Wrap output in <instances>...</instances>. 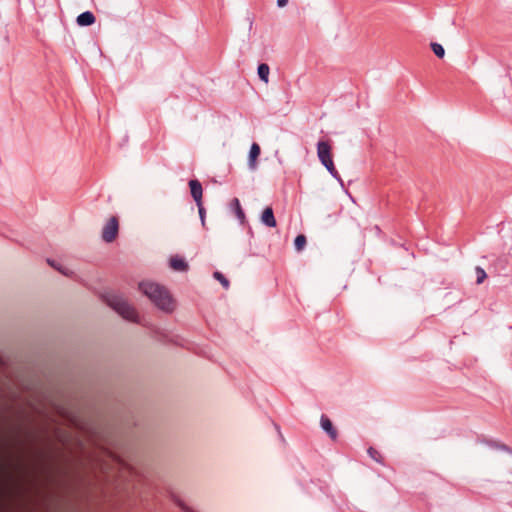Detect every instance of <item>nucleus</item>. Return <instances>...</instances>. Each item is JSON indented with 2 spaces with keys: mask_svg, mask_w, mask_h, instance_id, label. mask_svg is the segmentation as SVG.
Masks as SVG:
<instances>
[{
  "mask_svg": "<svg viewBox=\"0 0 512 512\" xmlns=\"http://www.w3.org/2000/svg\"><path fill=\"white\" fill-rule=\"evenodd\" d=\"M51 413L54 423L67 425L107 444H126L138 437L134 430L138 426V418L132 411H125L113 423L105 424L85 419L68 403L52 402Z\"/></svg>",
  "mask_w": 512,
  "mask_h": 512,
  "instance_id": "1",
  "label": "nucleus"
},
{
  "mask_svg": "<svg viewBox=\"0 0 512 512\" xmlns=\"http://www.w3.org/2000/svg\"><path fill=\"white\" fill-rule=\"evenodd\" d=\"M139 290L161 311L172 313L175 310V300L164 286L152 281H142L139 283Z\"/></svg>",
  "mask_w": 512,
  "mask_h": 512,
  "instance_id": "2",
  "label": "nucleus"
},
{
  "mask_svg": "<svg viewBox=\"0 0 512 512\" xmlns=\"http://www.w3.org/2000/svg\"><path fill=\"white\" fill-rule=\"evenodd\" d=\"M106 302L124 319L135 323L139 322L136 310L127 302L123 296L118 294H108L106 296Z\"/></svg>",
  "mask_w": 512,
  "mask_h": 512,
  "instance_id": "3",
  "label": "nucleus"
},
{
  "mask_svg": "<svg viewBox=\"0 0 512 512\" xmlns=\"http://www.w3.org/2000/svg\"><path fill=\"white\" fill-rule=\"evenodd\" d=\"M21 429L20 424L14 423L9 416L0 413V448H26L6 443L10 438L16 437L15 434L19 433Z\"/></svg>",
  "mask_w": 512,
  "mask_h": 512,
  "instance_id": "4",
  "label": "nucleus"
},
{
  "mask_svg": "<svg viewBox=\"0 0 512 512\" xmlns=\"http://www.w3.org/2000/svg\"><path fill=\"white\" fill-rule=\"evenodd\" d=\"M317 156L321 164L336 179H340L339 173L335 168L332 156V147L327 141H319L317 144Z\"/></svg>",
  "mask_w": 512,
  "mask_h": 512,
  "instance_id": "5",
  "label": "nucleus"
},
{
  "mask_svg": "<svg viewBox=\"0 0 512 512\" xmlns=\"http://www.w3.org/2000/svg\"><path fill=\"white\" fill-rule=\"evenodd\" d=\"M119 231V222L116 216H112L102 229V239L106 243L113 242Z\"/></svg>",
  "mask_w": 512,
  "mask_h": 512,
  "instance_id": "6",
  "label": "nucleus"
},
{
  "mask_svg": "<svg viewBox=\"0 0 512 512\" xmlns=\"http://www.w3.org/2000/svg\"><path fill=\"white\" fill-rule=\"evenodd\" d=\"M188 184L190 187L191 196L193 197L196 204H200V202H202L203 192L201 183L197 179H191Z\"/></svg>",
  "mask_w": 512,
  "mask_h": 512,
  "instance_id": "7",
  "label": "nucleus"
},
{
  "mask_svg": "<svg viewBox=\"0 0 512 512\" xmlns=\"http://www.w3.org/2000/svg\"><path fill=\"white\" fill-rule=\"evenodd\" d=\"M320 424L321 428L330 436L331 439L335 440L337 438V430L334 428L333 423L327 416H321Z\"/></svg>",
  "mask_w": 512,
  "mask_h": 512,
  "instance_id": "8",
  "label": "nucleus"
},
{
  "mask_svg": "<svg viewBox=\"0 0 512 512\" xmlns=\"http://www.w3.org/2000/svg\"><path fill=\"white\" fill-rule=\"evenodd\" d=\"M261 149L257 143H253L248 157V165L251 170H255L257 167V159L260 155Z\"/></svg>",
  "mask_w": 512,
  "mask_h": 512,
  "instance_id": "9",
  "label": "nucleus"
},
{
  "mask_svg": "<svg viewBox=\"0 0 512 512\" xmlns=\"http://www.w3.org/2000/svg\"><path fill=\"white\" fill-rule=\"evenodd\" d=\"M170 267L175 271L184 272L188 270V263L182 257L172 256L170 258Z\"/></svg>",
  "mask_w": 512,
  "mask_h": 512,
  "instance_id": "10",
  "label": "nucleus"
},
{
  "mask_svg": "<svg viewBox=\"0 0 512 512\" xmlns=\"http://www.w3.org/2000/svg\"><path fill=\"white\" fill-rule=\"evenodd\" d=\"M96 18L90 11H85L77 16L76 22L79 26H90L94 24Z\"/></svg>",
  "mask_w": 512,
  "mask_h": 512,
  "instance_id": "11",
  "label": "nucleus"
},
{
  "mask_svg": "<svg viewBox=\"0 0 512 512\" xmlns=\"http://www.w3.org/2000/svg\"><path fill=\"white\" fill-rule=\"evenodd\" d=\"M261 221L263 224H265L268 227H275L276 226V220L273 214V210L271 207H267L264 209Z\"/></svg>",
  "mask_w": 512,
  "mask_h": 512,
  "instance_id": "12",
  "label": "nucleus"
},
{
  "mask_svg": "<svg viewBox=\"0 0 512 512\" xmlns=\"http://www.w3.org/2000/svg\"><path fill=\"white\" fill-rule=\"evenodd\" d=\"M258 76L265 83H269L270 68L268 64L262 63L258 66Z\"/></svg>",
  "mask_w": 512,
  "mask_h": 512,
  "instance_id": "13",
  "label": "nucleus"
},
{
  "mask_svg": "<svg viewBox=\"0 0 512 512\" xmlns=\"http://www.w3.org/2000/svg\"><path fill=\"white\" fill-rule=\"evenodd\" d=\"M232 206H233V209H234V211H235V213H236L237 218H238L241 222H243V221H244V218H245V215H244L243 210L241 209V206H240L239 200L235 198V199L232 201Z\"/></svg>",
  "mask_w": 512,
  "mask_h": 512,
  "instance_id": "14",
  "label": "nucleus"
},
{
  "mask_svg": "<svg viewBox=\"0 0 512 512\" xmlns=\"http://www.w3.org/2000/svg\"><path fill=\"white\" fill-rule=\"evenodd\" d=\"M431 46V49L432 51L434 52V54L439 57V58H443L445 56V50L443 48V46L439 43H436V42H432L430 44Z\"/></svg>",
  "mask_w": 512,
  "mask_h": 512,
  "instance_id": "15",
  "label": "nucleus"
},
{
  "mask_svg": "<svg viewBox=\"0 0 512 512\" xmlns=\"http://www.w3.org/2000/svg\"><path fill=\"white\" fill-rule=\"evenodd\" d=\"M306 237L304 235H298L296 238H295V241H294V245H295V249L297 251H301L304 249L305 245H306Z\"/></svg>",
  "mask_w": 512,
  "mask_h": 512,
  "instance_id": "16",
  "label": "nucleus"
},
{
  "mask_svg": "<svg viewBox=\"0 0 512 512\" xmlns=\"http://www.w3.org/2000/svg\"><path fill=\"white\" fill-rule=\"evenodd\" d=\"M476 271V275H477V279H476V283L477 284H481L484 282V280L486 279L487 277V274L486 272L484 271V269H482L481 267H476L475 269Z\"/></svg>",
  "mask_w": 512,
  "mask_h": 512,
  "instance_id": "17",
  "label": "nucleus"
},
{
  "mask_svg": "<svg viewBox=\"0 0 512 512\" xmlns=\"http://www.w3.org/2000/svg\"><path fill=\"white\" fill-rule=\"evenodd\" d=\"M367 453L376 462H381L382 461V456H381L379 450H367Z\"/></svg>",
  "mask_w": 512,
  "mask_h": 512,
  "instance_id": "18",
  "label": "nucleus"
},
{
  "mask_svg": "<svg viewBox=\"0 0 512 512\" xmlns=\"http://www.w3.org/2000/svg\"><path fill=\"white\" fill-rule=\"evenodd\" d=\"M197 207H198V210H199V215H200V218H201V222H202V225L204 226L205 225V209L202 205V202H200V204H196Z\"/></svg>",
  "mask_w": 512,
  "mask_h": 512,
  "instance_id": "19",
  "label": "nucleus"
},
{
  "mask_svg": "<svg viewBox=\"0 0 512 512\" xmlns=\"http://www.w3.org/2000/svg\"><path fill=\"white\" fill-rule=\"evenodd\" d=\"M175 503L184 511V512H194L190 507H188L183 501L177 499Z\"/></svg>",
  "mask_w": 512,
  "mask_h": 512,
  "instance_id": "20",
  "label": "nucleus"
},
{
  "mask_svg": "<svg viewBox=\"0 0 512 512\" xmlns=\"http://www.w3.org/2000/svg\"><path fill=\"white\" fill-rule=\"evenodd\" d=\"M47 261L50 266L54 267L55 269L60 271L62 274L68 275L67 269H62V268L58 267V265H56L55 261H53V260L48 259Z\"/></svg>",
  "mask_w": 512,
  "mask_h": 512,
  "instance_id": "21",
  "label": "nucleus"
},
{
  "mask_svg": "<svg viewBox=\"0 0 512 512\" xmlns=\"http://www.w3.org/2000/svg\"><path fill=\"white\" fill-rule=\"evenodd\" d=\"M47 261L50 266L54 267L55 269L60 271L62 274L68 275L67 269H62V268L58 267V265H56L55 261H53V260L48 259Z\"/></svg>",
  "mask_w": 512,
  "mask_h": 512,
  "instance_id": "22",
  "label": "nucleus"
},
{
  "mask_svg": "<svg viewBox=\"0 0 512 512\" xmlns=\"http://www.w3.org/2000/svg\"><path fill=\"white\" fill-rule=\"evenodd\" d=\"M213 276L224 286V274L222 272L216 271Z\"/></svg>",
  "mask_w": 512,
  "mask_h": 512,
  "instance_id": "23",
  "label": "nucleus"
},
{
  "mask_svg": "<svg viewBox=\"0 0 512 512\" xmlns=\"http://www.w3.org/2000/svg\"><path fill=\"white\" fill-rule=\"evenodd\" d=\"M484 443L492 448H505L504 445H500L492 440H485Z\"/></svg>",
  "mask_w": 512,
  "mask_h": 512,
  "instance_id": "24",
  "label": "nucleus"
},
{
  "mask_svg": "<svg viewBox=\"0 0 512 512\" xmlns=\"http://www.w3.org/2000/svg\"><path fill=\"white\" fill-rule=\"evenodd\" d=\"M288 3V0H277V5L279 7H285Z\"/></svg>",
  "mask_w": 512,
  "mask_h": 512,
  "instance_id": "25",
  "label": "nucleus"
}]
</instances>
